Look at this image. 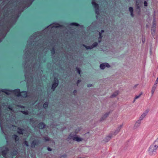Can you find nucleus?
<instances>
[{
  "label": "nucleus",
  "mask_w": 158,
  "mask_h": 158,
  "mask_svg": "<svg viewBox=\"0 0 158 158\" xmlns=\"http://www.w3.org/2000/svg\"><path fill=\"white\" fill-rule=\"evenodd\" d=\"M26 50L23 56L25 60L23 62V66L24 68L25 80L28 84L33 82L34 73L38 74L40 71L43 72L41 69L42 68L41 62H45L46 58L45 55H44L41 52H40L37 56V52L36 50Z\"/></svg>",
  "instance_id": "obj_1"
},
{
  "label": "nucleus",
  "mask_w": 158,
  "mask_h": 158,
  "mask_svg": "<svg viewBox=\"0 0 158 158\" xmlns=\"http://www.w3.org/2000/svg\"><path fill=\"white\" fill-rule=\"evenodd\" d=\"M158 148V138L151 145L148 149V153L151 156L155 155L157 153Z\"/></svg>",
  "instance_id": "obj_2"
},
{
  "label": "nucleus",
  "mask_w": 158,
  "mask_h": 158,
  "mask_svg": "<svg viewBox=\"0 0 158 158\" xmlns=\"http://www.w3.org/2000/svg\"><path fill=\"white\" fill-rule=\"evenodd\" d=\"M0 92H4L7 95H10V92H11L18 97H20L21 96V93L20 90L19 89L14 90H10L6 89H0Z\"/></svg>",
  "instance_id": "obj_3"
},
{
  "label": "nucleus",
  "mask_w": 158,
  "mask_h": 158,
  "mask_svg": "<svg viewBox=\"0 0 158 158\" xmlns=\"http://www.w3.org/2000/svg\"><path fill=\"white\" fill-rule=\"evenodd\" d=\"M77 132H71L69 135L68 139H73L74 140L77 142L81 141L82 140V139L81 138L79 137L77 135Z\"/></svg>",
  "instance_id": "obj_4"
},
{
  "label": "nucleus",
  "mask_w": 158,
  "mask_h": 158,
  "mask_svg": "<svg viewBox=\"0 0 158 158\" xmlns=\"http://www.w3.org/2000/svg\"><path fill=\"white\" fill-rule=\"evenodd\" d=\"M51 53L52 56L54 55L52 57L53 60L55 62H56L58 60H60L61 59V56L60 55V54L57 53L56 52V50H51ZM56 51L59 52V50H56Z\"/></svg>",
  "instance_id": "obj_5"
},
{
  "label": "nucleus",
  "mask_w": 158,
  "mask_h": 158,
  "mask_svg": "<svg viewBox=\"0 0 158 158\" xmlns=\"http://www.w3.org/2000/svg\"><path fill=\"white\" fill-rule=\"evenodd\" d=\"M9 151V148L6 146H3L0 147V151H1L2 156L5 158H7L6 155Z\"/></svg>",
  "instance_id": "obj_6"
},
{
  "label": "nucleus",
  "mask_w": 158,
  "mask_h": 158,
  "mask_svg": "<svg viewBox=\"0 0 158 158\" xmlns=\"http://www.w3.org/2000/svg\"><path fill=\"white\" fill-rule=\"evenodd\" d=\"M59 83V81L58 79L56 77H55L51 87V89L53 91H54L55 90L56 88L58 85Z\"/></svg>",
  "instance_id": "obj_7"
},
{
  "label": "nucleus",
  "mask_w": 158,
  "mask_h": 158,
  "mask_svg": "<svg viewBox=\"0 0 158 158\" xmlns=\"http://www.w3.org/2000/svg\"><path fill=\"white\" fill-rule=\"evenodd\" d=\"M92 4L95 9V13L96 14L98 15L99 14L98 5L94 2V0H92Z\"/></svg>",
  "instance_id": "obj_8"
},
{
  "label": "nucleus",
  "mask_w": 158,
  "mask_h": 158,
  "mask_svg": "<svg viewBox=\"0 0 158 158\" xmlns=\"http://www.w3.org/2000/svg\"><path fill=\"white\" fill-rule=\"evenodd\" d=\"M98 45V43L97 42H95L93 44L90 46H85V45H82V48H83V47H85V48L88 49H91L93 48H94V47H96Z\"/></svg>",
  "instance_id": "obj_9"
},
{
  "label": "nucleus",
  "mask_w": 158,
  "mask_h": 158,
  "mask_svg": "<svg viewBox=\"0 0 158 158\" xmlns=\"http://www.w3.org/2000/svg\"><path fill=\"white\" fill-rule=\"evenodd\" d=\"M39 141L38 139L34 140L31 143V148H35L36 145L39 144Z\"/></svg>",
  "instance_id": "obj_10"
},
{
  "label": "nucleus",
  "mask_w": 158,
  "mask_h": 158,
  "mask_svg": "<svg viewBox=\"0 0 158 158\" xmlns=\"http://www.w3.org/2000/svg\"><path fill=\"white\" fill-rule=\"evenodd\" d=\"M100 67L102 69H104L106 67L107 68L110 67V65L107 63H104L100 64Z\"/></svg>",
  "instance_id": "obj_11"
},
{
  "label": "nucleus",
  "mask_w": 158,
  "mask_h": 158,
  "mask_svg": "<svg viewBox=\"0 0 158 158\" xmlns=\"http://www.w3.org/2000/svg\"><path fill=\"white\" fill-rule=\"evenodd\" d=\"M149 111V109L146 110L143 113L139 118V120L141 121L148 114Z\"/></svg>",
  "instance_id": "obj_12"
},
{
  "label": "nucleus",
  "mask_w": 158,
  "mask_h": 158,
  "mask_svg": "<svg viewBox=\"0 0 158 158\" xmlns=\"http://www.w3.org/2000/svg\"><path fill=\"white\" fill-rule=\"evenodd\" d=\"M25 129L20 127H18L17 128V133L19 135H23Z\"/></svg>",
  "instance_id": "obj_13"
},
{
  "label": "nucleus",
  "mask_w": 158,
  "mask_h": 158,
  "mask_svg": "<svg viewBox=\"0 0 158 158\" xmlns=\"http://www.w3.org/2000/svg\"><path fill=\"white\" fill-rule=\"evenodd\" d=\"M45 126L46 125L43 122L40 123L37 125L38 127L41 129L44 128Z\"/></svg>",
  "instance_id": "obj_14"
},
{
  "label": "nucleus",
  "mask_w": 158,
  "mask_h": 158,
  "mask_svg": "<svg viewBox=\"0 0 158 158\" xmlns=\"http://www.w3.org/2000/svg\"><path fill=\"white\" fill-rule=\"evenodd\" d=\"M123 124L120 125L119 126H118L117 128V129L115 131L114 133V135H117L120 130L121 128H122L123 127Z\"/></svg>",
  "instance_id": "obj_15"
},
{
  "label": "nucleus",
  "mask_w": 158,
  "mask_h": 158,
  "mask_svg": "<svg viewBox=\"0 0 158 158\" xmlns=\"http://www.w3.org/2000/svg\"><path fill=\"white\" fill-rule=\"evenodd\" d=\"M21 96H20L23 98H26L27 96V92L26 91H23L21 92Z\"/></svg>",
  "instance_id": "obj_16"
},
{
  "label": "nucleus",
  "mask_w": 158,
  "mask_h": 158,
  "mask_svg": "<svg viewBox=\"0 0 158 158\" xmlns=\"http://www.w3.org/2000/svg\"><path fill=\"white\" fill-rule=\"evenodd\" d=\"M110 114V112L106 113L104 115L102 116V117L100 119V121H102L105 119L108 116L109 114Z\"/></svg>",
  "instance_id": "obj_17"
},
{
  "label": "nucleus",
  "mask_w": 158,
  "mask_h": 158,
  "mask_svg": "<svg viewBox=\"0 0 158 158\" xmlns=\"http://www.w3.org/2000/svg\"><path fill=\"white\" fill-rule=\"evenodd\" d=\"M112 136V134H110L108 136L106 137L104 139V141L106 142H108Z\"/></svg>",
  "instance_id": "obj_18"
},
{
  "label": "nucleus",
  "mask_w": 158,
  "mask_h": 158,
  "mask_svg": "<svg viewBox=\"0 0 158 158\" xmlns=\"http://www.w3.org/2000/svg\"><path fill=\"white\" fill-rule=\"evenodd\" d=\"M141 121H140V120H138L135 123L134 125V127L135 128H137L138 127H139L140 126V125L141 124Z\"/></svg>",
  "instance_id": "obj_19"
},
{
  "label": "nucleus",
  "mask_w": 158,
  "mask_h": 158,
  "mask_svg": "<svg viewBox=\"0 0 158 158\" xmlns=\"http://www.w3.org/2000/svg\"><path fill=\"white\" fill-rule=\"evenodd\" d=\"M12 138L13 139L15 140L16 142L18 141L19 139V136L15 134L13 135L12 136Z\"/></svg>",
  "instance_id": "obj_20"
},
{
  "label": "nucleus",
  "mask_w": 158,
  "mask_h": 158,
  "mask_svg": "<svg viewBox=\"0 0 158 158\" xmlns=\"http://www.w3.org/2000/svg\"><path fill=\"white\" fill-rule=\"evenodd\" d=\"M129 10L131 13V15L132 17H134V14H133V9L131 7H130L129 8Z\"/></svg>",
  "instance_id": "obj_21"
},
{
  "label": "nucleus",
  "mask_w": 158,
  "mask_h": 158,
  "mask_svg": "<svg viewBox=\"0 0 158 158\" xmlns=\"http://www.w3.org/2000/svg\"><path fill=\"white\" fill-rule=\"evenodd\" d=\"M118 94V91H115L113 94H112L111 96H110V97L111 98H114Z\"/></svg>",
  "instance_id": "obj_22"
},
{
  "label": "nucleus",
  "mask_w": 158,
  "mask_h": 158,
  "mask_svg": "<svg viewBox=\"0 0 158 158\" xmlns=\"http://www.w3.org/2000/svg\"><path fill=\"white\" fill-rule=\"evenodd\" d=\"M17 153H18L17 151L15 149H14L11 152V154L13 156H16L17 155Z\"/></svg>",
  "instance_id": "obj_23"
},
{
  "label": "nucleus",
  "mask_w": 158,
  "mask_h": 158,
  "mask_svg": "<svg viewBox=\"0 0 158 158\" xmlns=\"http://www.w3.org/2000/svg\"><path fill=\"white\" fill-rule=\"evenodd\" d=\"M156 86H157V85H154L152 88V90H151L152 96L154 94V93L155 92V89L156 88Z\"/></svg>",
  "instance_id": "obj_24"
},
{
  "label": "nucleus",
  "mask_w": 158,
  "mask_h": 158,
  "mask_svg": "<svg viewBox=\"0 0 158 158\" xmlns=\"http://www.w3.org/2000/svg\"><path fill=\"white\" fill-rule=\"evenodd\" d=\"M48 102H45L43 105V107L45 109H47L48 108Z\"/></svg>",
  "instance_id": "obj_25"
},
{
  "label": "nucleus",
  "mask_w": 158,
  "mask_h": 158,
  "mask_svg": "<svg viewBox=\"0 0 158 158\" xmlns=\"http://www.w3.org/2000/svg\"><path fill=\"white\" fill-rule=\"evenodd\" d=\"M76 70L77 71V72L80 75L81 73V70L79 68L77 67H76Z\"/></svg>",
  "instance_id": "obj_26"
},
{
  "label": "nucleus",
  "mask_w": 158,
  "mask_h": 158,
  "mask_svg": "<svg viewBox=\"0 0 158 158\" xmlns=\"http://www.w3.org/2000/svg\"><path fill=\"white\" fill-rule=\"evenodd\" d=\"M20 112L24 114H25V115H28V114L29 112H28V111L27 110H24V111L21 110L20 111Z\"/></svg>",
  "instance_id": "obj_27"
},
{
  "label": "nucleus",
  "mask_w": 158,
  "mask_h": 158,
  "mask_svg": "<svg viewBox=\"0 0 158 158\" xmlns=\"http://www.w3.org/2000/svg\"><path fill=\"white\" fill-rule=\"evenodd\" d=\"M99 37L98 38V41L100 43V42H101V39H102V36H101V33L99 32Z\"/></svg>",
  "instance_id": "obj_28"
},
{
  "label": "nucleus",
  "mask_w": 158,
  "mask_h": 158,
  "mask_svg": "<svg viewBox=\"0 0 158 158\" xmlns=\"http://www.w3.org/2000/svg\"><path fill=\"white\" fill-rule=\"evenodd\" d=\"M142 93H141L138 95L136 96L135 98V100L136 99L138 98H139L140 97V96L142 95Z\"/></svg>",
  "instance_id": "obj_29"
},
{
  "label": "nucleus",
  "mask_w": 158,
  "mask_h": 158,
  "mask_svg": "<svg viewBox=\"0 0 158 158\" xmlns=\"http://www.w3.org/2000/svg\"><path fill=\"white\" fill-rule=\"evenodd\" d=\"M67 157V155L64 154L59 156V158H65Z\"/></svg>",
  "instance_id": "obj_30"
},
{
  "label": "nucleus",
  "mask_w": 158,
  "mask_h": 158,
  "mask_svg": "<svg viewBox=\"0 0 158 158\" xmlns=\"http://www.w3.org/2000/svg\"><path fill=\"white\" fill-rule=\"evenodd\" d=\"M45 141H48L50 140L49 138L48 137H44Z\"/></svg>",
  "instance_id": "obj_31"
},
{
  "label": "nucleus",
  "mask_w": 158,
  "mask_h": 158,
  "mask_svg": "<svg viewBox=\"0 0 158 158\" xmlns=\"http://www.w3.org/2000/svg\"><path fill=\"white\" fill-rule=\"evenodd\" d=\"M70 25H74L75 26H78L79 25V24L76 23H72L70 24Z\"/></svg>",
  "instance_id": "obj_32"
},
{
  "label": "nucleus",
  "mask_w": 158,
  "mask_h": 158,
  "mask_svg": "<svg viewBox=\"0 0 158 158\" xmlns=\"http://www.w3.org/2000/svg\"><path fill=\"white\" fill-rule=\"evenodd\" d=\"M24 143L28 147L29 146L28 143L27 141H25L24 142Z\"/></svg>",
  "instance_id": "obj_33"
},
{
  "label": "nucleus",
  "mask_w": 158,
  "mask_h": 158,
  "mask_svg": "<svg viewBox=\"0 0 158 158\" xmlns=\"http://www.w3.org/2000/svg\"><path fill=\"white\" fill-rule=\"evenodd\" d=\"M77 91L76 90V89H75L74 90L73 92V95H75L77 93Z\"/></svg>",
  "instance_id": "obj_34"
},
{
  "label": "nucleus",
  "mask_w": 158,
  "mask_h": 158,
  "mask_svg": "<svg viewBox=\"0 0 158 158\" xmlns=\"http://www.w3.org/2000/svg\"><path fill=\"white\" fill-rule=\"evenodd\" d=\"M158 83V77L157 78V79L155 81V83L154 84V85H157V84Z\"/></svg>",
  "instance_id": "obj_35"
},
{
  "label": "nucleus",
  "mask_w": 158,
  "mask_h": 158,
  "mask_svg": "<svg viewBox=\"0 0 158 158\" xmlns=\"http://www.w3.org/2000/svg\"><path fill=\"white\" fill-rule=\"evenodd\" d=\"M81 81V80H78L77 81V86H78V84L79 83H80Z\"/></svg>",
  "instance_id": "obj_36"
},
{
  "label": "nucleus",
  "mask_w": 158,
  "mask_h": 158,
  "mask_svg": "<svg viewBox=\"0 0 158 158\" xmlns=\"http://www.w3.org/2000/svg\"><path fill=\"white\" fill-rule=\"evenodd\" d=\"M59 27V24H56L55 26L53 25L52 27Z\"/></svg>",
  "instance_id": "obj_37"
},
{
  "label": "nucleus",
  "mask_w": 158,
  "mask_h": 158,
  "mask_svg": "<svg viewBox=\"0 0 158 158\" xmlns=\"http://www.w3.org/2000/svg\"><path fill=\"white\" fill-rule=\"evenodd\" d=\"M87 86L88 87H90L92 86V85L91 84H88L87 85Z\"/></svg>",
  "instance_id": "obj_38"
},
{
  "label": "nucleus",
  "mask_w": 158,
  "mask_h": 158,
  "mask_svg": "<svg viewBox=\"0 0 158 158\" xmlns=\"http://www.w3.org/2000/svg\"><path fill=\"white\" fill-rule=\"evenodd\" d=\"M30 122H34V120H33V118H31L30 119Z\"/></svg>",
  "instance_id": "obj_39"
},
{
  "label": "nucleus",
  "mask_w": 158,
  "mask_h": 158,
  "mask_svg": "<svg viewBox=\"0 0 158 158\" xmlns=\"http://www.w3.org/2000/svg\"><path fill=\"white\" fill-rule=\"evenodd\" d=\"M144 4L145 6H147L148 5V3L146 1L144 2Z\"/></svg>",
  "instance_id": "obj_40"
},
{
  "label": "nucleus",
  "mask_w": 158,
  "mask_h": 158,
  "mask_svg": "<svg viewBox=\"0 0 158 158\" xmlns=\"http://www.w3.org/2000/svg\"><path fill=\"white\" fill-rule=\"evenodd\" d=\"M47 150L49 151H51L52 150V148H49V147L47 148Z\"/></svg>",
  "instance_id": "obj_41"
},
{
  "label": "nucleus",
  "mask_w": 158,
  "mask_h": 158,
  "mask_svg": "<svg viewBox=\"0 0 158 158\" xmlns=\"http://www.w3.org/2000/svg\"><path fill=\"white\" fill-rule=\"evenodd\" d=\"M137 85H138V84L135 85L134 86V88H135L137 87Z\"/></svg>",
  "instance_id": "obj_42"
},
{
  "label": "nucleus",
  "mask_w": 158,
  "mask_h": 158,
  "mask_svg": "<svg viewBox=\"0 0 158 158\" xmlns=\"http://www.w3.org/2000/svg\"><path fill=\"white\" fill-rule=\"evenodd\" d=\"M104 32V31L103 30H102L101 31V33H103Z\"/></svg>",
  "instance_id": "obj_43"
},
{
  "label": "nucleus",
  "mask_w": 158,
  "mask_h": 158,
  "mask_svg": "<svg viewBox=\"0 0 158 158\" xmlns=\"http://www.w3.org/2000/svg\"><path fill=\"white\" fill-rule=\"evenodd\" d=\"M9 109L10 110H12V108H11L9 107Z\"/></svg>",
  "instance_id": "obj_44"
},
{
  "label": "nucleus",
  "mask_w": 158,
  "mask_h": 158,
  "mask_svg": "<svg viewBox=\"0 0 158 158\" xmlns=\"http://www.w3.org/2000/svg\"><path fill=\"white\" fill-rule=\"evenodd\" d=\"M22 108H24V106H21V107Z\"/></svg>",
  "instance_id": "obj_45"
},
{
  "label": "nucleus",
  "mask_w": 158,
  "mask_h": 158,
  "mask_svg": "<svg viewBox=\"0 0 158 158\" xmlns=\"http://www.w3.org/2000/svg\"><path fill=\"white\" fill-rule=\"evenodd\" d=\"M135 99L133 101V102H135Z\"/></svg>",
  "instance_id": "obj_46"
},
{
  "label": "nucleus",
  "mask_w": 158,
  "mask_h": 158,
  "mask_svg": "<svg viewBox=\"0 0 158 158\" xmlns=\"http://www.w3.org/2000/svg\"><path fill=\"white\" fill-rule=\"evenodd\" d=\"M150 52L151 53V52H152L151 50H150Z\"/></svg>",
  "instance_id": "obj_47"
},
{
  "label": "nucleus",
  "mask_w": 158,
  "mask_h": 158,
  "mask_svg": "<svg viewBox=\"0 0 158 158\" xmlns=\"http://www.w3.org/2000/svg\"><path fill=\"white\" fill-rule=\"evenodd\" d=\"M137 2L136 3V4H137Z\"/></svg>",
  "instance_id": "obj_48"
},
{
  "label": "nucleus",
  "mask_w": 158,
  "mask_h": 158,
  "mask_svg": "<svg viewBox=\"0 0 158 158\" xmlns=\"http://www.w3.org/2000/svg\"><path fill=\"white\" fill-rule=\"evenodd\" d=\"M65 56H66V57H67V55H66Z\"/></svg>",
  "instance_id": "obj_49"
},
{
  "label": "nucleus",
  "mask_w": 158,
  "mask_h": 158,
  "mask_svg": "<svg viewBox=\"0 0 158 158\" xmlns=\"http://www.w3.org/2000/svg\"><path fill=\"white\" fill-rule=\"evenodd\" d=\"M71 57H72V58L73 57L72 56H71Z\"/></svg>",
  "instance_id": "obj_50"
},
{
  "label": "nucleus",
  "mask_w": 158,
  "mask_h": 158,
  "mask_svg": "<svg viewBox=\"0 0 158 158\" xmlns=\"http://www.w3.org/2000/svg\"><path fill=\"white\" fill-rule=\"evenodd\" d=\"M80 158H83V157H80Z\"/></svg>",
  "instance_id": "obj_51"
}]
</instances>
